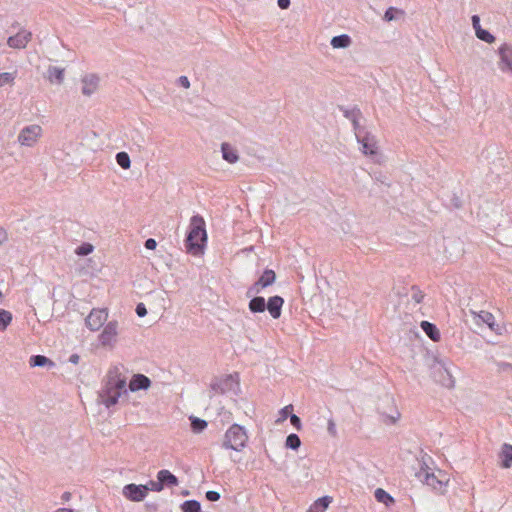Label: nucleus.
Returning <instances> with one entry per match:
<instances>
[{"mask_svg": "<svg viewBox=\"0 0 512 512\" xmlns=\"http://www.w3.org/2000/svg\"><path fill=\"white\" fill-rule=\"evenodd\" d=\"M126 377L122 376L118 367L109 369L102 390L99 392L101 402L110 408L116 405L119 398L124 395L127 397Z\"/></svg>", "mask_w": 512, "mask_h": 512, "instance_id": "1", "label": "nucleus"}, {"mask_svg": "<svg viewBox=\"0 0 512 512\" xmlns=\"http://www.w3.org/2000/svg\"><path fill=\"white\" fill-rule=\"evenodd\" d=\"M207 243V232L204 218L196 214L191 217L190 223L184 239L186 252L199 256L204 253Z\"/></svg>", "mask_w": 512, "mask_h": 512, "instance_id": "2", "label": "nucleus"}, {"mask_svg": "<svg viewBox=\"0 0 512 512\" xmlns=\"http://www.w3.org/2000/svg\"><path fill=\"white\" fill-rule=\"evenodd\" d=\"M416 477L421 483L431 488L437 494L444 495L447 491L449 477L442 470L433 471L424 464L416 473Z\"/></svg>", "mask_w": 512, "mask_h": 512, "instance_id": "3", "label": "nucleus"}, {"mask_svg": "<svg viewBox=\"0 0 512 512\" xmlns=\"http://www.w3.org/2000/svg\"><path fill=\"white\" fill-rule=\"evenodd\" d=\"M353 125L355 129L356 139L360 144L361 152L364 155L371 157L373 160L378 161L379 147L376 137L370 133H364L362 135L361 132L358 130L359 124L356 119L353 120Z\"/></svg>", "mask_w": 512, "mask_h": 512, "instance_id": "4", "label": "nucleus"}, {"mask_svg": "<svg viewBox=\"0 0 512 512\" xmlns=\"http://www.w3.org/2000/svg\"><path fill=\"white\" fill-rule=\"evenodd\" d=\"M247 441V431L239 424H233L226 431V448L241 452L246 447Z\"/></svg>", "mask_w": 512, "mask_h": 512, "instance_id": "5", "label": "nucleus"}, {"mask_svg": "<svg viewBox=\"0 0 512 512\" xmlns=\"http://www.w3.org/2000/svg\"><path fill=\"white\" fill-rule=\"evenodd\" d=\"M433 376L437 382L446 388H453L455 381L446 362L434 360L432 365Z\"/></svg>", "mask_w": 512, "mask_h": 512, "instance_id": "6", "label": "nucleus"}, {"mask_svg": "<svg viewBox=\"0 0 512 512\" xmlns=\"http://www.w3.org/2000/svg\"><path fill=\"white\" fill-rule=\"evenodd\" d=\"M122 494L129 501L140 502L148 495V488L143 484L130 483L123 487Z\"/></svg>", "mask_w": 512, "mask_h": 512, "instance_id": "7", "label": "nucleus"}, {"mask_svg": "<svg viewBox=\"0 0 512 512\" xmlns=\"http://www.w3.org/2000/svg\"><path fill=\"white\" fill-rule=\"evenodd\" d=\"M107 317L108 312L106 309L94 308L85 318V324L91 331H97L104 325Z\"/></svg>", "mask_w": 512, "mask_h": 512, "instance_id": "8", "label": "nucleus"}, {"mask_svg": "<svg viewBox=\"0 0 512 512\" xmlns=\"http://www.w3.org/2000/svg\"><path fill=\"white\" fill-rule=\"evenodd\" d=\"M276 274L273 270H265L261 277L255 282L247 291L248 296H255L261 292L262 289L272 285L275 282Z\"/></svg>", "mask_w": 512, "mask_h": 512, "instance_id": "9", "label": "nucleus"}, {"mask_svg": "<svg viewBox=\"0 0 512 512\" xmlns=\"http://www.w3.org/2000/svg\"><path fill=\"white\" fill-rule=\"evenodd\" d=\"M42 128L39 125L24 127L18 135V141L25 146H32L40 136Z\"/></svg>", "mask_w": 512, "mask_h": 512, "instance_id": "10", "label": "nucleus"}, {"mask_svg": "<svg viewBox=\"0 0 512 512\" xmlns=\"http://www.w3.org/2000/svg\"><path fill=\"white\" fill-rule=\"evenodd\" d=\"M118 322L116 320L110 321L106 324L103 331L99 335V342L102 346L112 347L116 342Z\"/></svg>", "mask_w": 512, "mask_h": 512, "instance_id": "11", "label": "nucleus"}, {"mask_svg": "<svg viewBox=\"0 0 512 512\" xmlns=\"http://www.w3.org/2000/svg\"><path fill=\"white\" fill-rule=\"evenodd\" d=\"M499 62L498 67L501 71H510L512 73V48L504 43L498 48Z\"/></svg>", "mask_w": 512, "mask_h": 512, "instance_id": "12", "label": "nucleus"}, {"mask_svg": "<svg viewBox=\"0 0 512 512\" xmlns=\"http://www.w3.org/2000/svg\"><path fill=\"white\" fill-rule=\"evenodd\" d=\"M473 321L477 325L486 324L491 331L497 332L499 330V326L495 321V317L492 313L488 311H480L473 312Z\"/></svg>", "mask_w": 512, "mask_h": 512, "instance_id": "13", "label": "nucleus"}, {"mask_svg": "<svg viewBox=\"0 0 512 512\" xmlns=\"http://www.w3.org/2000/svg\"><path fill=\"white\" fill-rule=\"evenodd\" d=\"M99 77L96 74H88L82 78V94L85 96H91L99 85Z\"/></svg>", "mask_w": 512, "mask_h": 512, "instance_id": "14", "label": "nucleus"}, {"mask_svg": "<svg viewBox=\"0 0 512 512\" xmlns=\"http://www.w3.org/2000/svg\"><path fill=\"white\" fill-rule=\"evenodd\" d=\"M151 386V380L144 374H134L129 382V389L132 392L147 390Z\"/></svg>", "mask_w": 512, "mask_h": 512, "instance_id": "15", "label": "nucleus"}, {"mask_svg": "<svg viewBox=\"0 0 512 512\" xmlns=\"http://www.w3.org/2000/svg\"><path fill=\"white\" fill-rule=\"evenodd\" d=\"M241 393L240 376L238 373L226 376V396L236 397Z\"/></svg>", "mask_w": 512, "mask_h": 512, "instance_id": "16", "label": "nucleus"}, {"mask_svg": "<svg viewBox=\"0 0 512 512\" xmlns=\"http://www.w3.org/2000/svg\"><path fill=\"white\" fill-rule=\"evenodd\" d=\"M32 34L27 31H20L14 36L8 38V45L12 48H24L27 43L31 40Z\"/></svg>", "mask_w": 512, "mask_h": 512, "instance_id": "17", "label": "nucleus"}, {"mask_svg": "<svg viewBox=\"0 0 512 512\" xmlns=\"http://www.w3.org/2000/svg\"><path fill=\"white\" fill-rule=\"evenodd\" d=\"M157 479L160 481L163 489L165 487L172 488L179 484L178 478L167 469L158 471Z\"/></svg>", "mask_w": 512, "mask_h": 512, "instance_id": "18", "label": "nucleus"}, {"mask_svg": "<svg viewBox=\"0 0 512 512\" xmlns=\"http://www.w3.org/2000/svg\"><path fill=\"white\" fill-rule=\"evenodd\" d=\"M283 304L284 300L280 296H273L269 298L266 308L272 318L278 319L280 317Z\"/></svg>", "mask_w": 512, "mask_h": 512, "instance_id": "19", "label": "nucleus"}, {"mask_svg": "<svg viewBox=\"0 0 512 512\" xmlns=\"http://www.w3.org/2000/svg\"><path fill=\"white\" fill-rule=\"evenodd\" d=\"M500 466L504 469L512 467V445L504 443L499 452Z\"/></svg>", "mask_w": 512, "mask_h": 512, "instance_id": "20", "label": "nucleus"}, {"mask_svg": "<svg viewBox=\"0 0 512 512\" xmlns=\"http://www.w3.org/2000/svg\"><path fill=\"white\" fill-rule=\"evenodd\" d=\"M65 69L57 66H49L47 78L52 84H62L64 81Z\"/></svg>", "mask_w": 512, "mask_h": 512, "instance_id": "21", "label": "nucleus"}, {"mask_svg": "<svg viewBox=\"0 0 512 512\" xmlns=\"http://www.w3.org/2000/svg\"><path fill=\"white\" fill-rule=\"evenodd\" d=\"M352 43V38L348 34L334 36L330 41V45L333 49H347Z\"/></svg>", "mask_w": 512, "mask_h": 512, "instance_id": "22", "label": "nucleus"}, {"mask_svg": "<svg viewBox=\"0 0 512 512\" xmlns=\"http://www.w3.org/2000/svg\"><path fill=\"white\" fill-rule=\"evenodd\" d=\"M29 365L31 367H48L53 368L55 366V363L48 357L44 355H32L29 358Z\"/></svg>", "mask_w": 512, "mask_h": 512, "instance_id": "23", "label": "nucleus"}, {"mask_svg": "<svg viewBox=\"0 0 512 512\" xmlns=\"http://www.w3.org/2000/svg\"><path fill=\"white\" fill-rule=\"evenodd\" d=\"M386 402L391 406V411L388 413L387 411L382 409L381 413L385 417V421L387 423L394 424L400 418V412L395 407L392 398L387 397Z\"/></svg>", "mask_w": 512, "mask_h": 512, "instance_id": "24", "label": "nucleus"}, {"mask_svg": "<svg viewBox=\"0 0 512 512\" xmlns=\"http://www.w3.org/2000/svg\"><path fill=\"white\" fill-rule=\"evenodd\" d=\"M332 502V498L329 496H324L317 499L308 509V512H325L330 503Z\"/></svg>", "mask_w": 512, "mask_h": 512, "instance_id": "25", "label": "nucleus"}, {"mask_svg": "<svg viewBox=\"0 0 512 512\" xmlns=\"http://www.w3.org/2000/svg\"><path fill=\"white\" fill-rule=\"evenodd\" d=\"M421 328L431 340L435 342L440 340V331L434 324L428 321H422Z\"/></svg>", "mask_w": 512, "mask_h": 512, "instance_id": "26", "label": "nucleus"}, {"mask_svg": "<svg viewBox=\"0 0 512 512\" xmlns=\"http://www.w3.org/2000/svg\"><path fill=\"white\" fill-rule=\"evenodd\" d=\"M405 11L396 7H389L383 16V19L387 22L397 21L403 19Z\"/></svg>", "mask_w": 512, "mask_h": 512, "instance_id": "27", "label": "nucleus"}, {"mask_svg": "<svg viewBox=\"0 0 512 512\" xmlns=\"http://www.w3.org/2000/svg\"><path fill=\"white\" fill-rule=\"evenodd\" d=\"M266 305L263 297L255 296L249 302V309L253 313H261L265 311Z\"/></svg>", "mask_w": 512, "mask_h": 512, "instance_id": "28", "label": "nucleus"}, {"mask_svg": "<svg viewBox=\"0 0 512 512\" xmlns=\"http://www.w3.org/2000/svg\"><path fill=\"white\" fill-rule=\"evenodd\" d=\"M374 495L378 502L383 503L387 507L394 503L393 497L382 488H377Z\"/></svg>", "mask_w": 512, "mask_h": 512, "instance_id": "29", "label": "nucleus"}, {"mask_svg": "<svg viewBox=\"0 0 512 512\" xmlns=\"http://www.w3.org/2000/svg\"><path fill=\"white\" fill-rule=\"evenodd\" d=\"M181 512H201V503L197 500H186L180 505Z\"/></svg>", "mask_w": 512, "mask_h": 512, "instance_id": "30", "label": "nucleus"}, {"mask_svg": "<svg viewBox=\"0 0 512 512\" xmlns=\"http://www.w3.org/2000/svg\"><path fill=\"white\" fill-rule=\"evenodd\" d=\"M190 427L192 432L201 433L206 427L207 422L204 419L198 418L196 416H190Z\"/></svg>", "mask_w": 512, "mask_h": 512, "instance_id": "31", "label": "nucleus"}, {"mask_svg": "<svg viewBox=\"0 0 512 512\" xmlns=\"http://www.w3.org/2000/svg\"><path fill=\"white\" fill-rule=\"evenodd\" d=\"M12 318V313L10 311L0 308V331L6 330L12 322Z\"/></svg>", "mask_w": 512, "mask_h": 512, "instance_id": "32", "label": "nucleus"}, {"mask_svg": "<svg viewBox=\"0 0 512 512\" xmlns=\"http://www.w3.org/2000/svg\"><path fill=\"white\" fill-rule=\"evenodd\" d=\"M116 162L123 169H129L131 166V160L128 153L121 151L116 154Z\"/></svg>", "mask_w": 512, "mask_h": 512, "instance_id": "33", "label": "nucleus"}, {"mask_svg": "<svg viewBox=\"0 0 512 512\" xmlns=\"http://www.w3.org/2000/svg\"><path fill=\"white\" fill-rule=\"evenodd\" d=\"M240 160L239 152L237 149L229 147L226 144V162L234 164Z\"/></svg>", "mask_w": 512, "mask_h": 512, "instance_id": "34", "label": "nucleus"}, {"mask_svg": "<svg viewBox=\"0 0 512 512\" xmlns=\"http://www.w3.org/2000/svg\"><path fill=\"white\" fill-rule=\"evenodd\" d=\"M93 250H94V246L91 243L83 242L81 245H79L75 249V253L78 256H87V255L91 254L93 252Z\"/></svg>", "mask_w": 512, "mask_h": 512, "instance_id": "35", "label": "nucleus"}, {"mask_svg": "<svg viewBox=\"0 0 512 512\" xmlns=\"http://www.w3.org/2000/svg\"><path fill=\"white\" fill-rule=\"evenodd\" d=\"M300 445H301V440L298 437V435L290 434V435L287 436L286 442H285V446L287 448L296 450V449H298L300 447Z\"/></svg>", "mask_w": 512, "mask_h": 512, "instance_id": "36", "label": "nucleus"}, {"mask_svg": "<svg viewBox=\"0 0 512 512\" xmlns=\"http://www.w3.org/2000/svg\"><path fill=\"white\" fill-rule=\"evenodd\" d=\"M477 38L480 40L486 42V43H493L495 41V37L487 30L481 29L476 33Z\"/></svg>", "mask_w": 512, "mask_h": 512, "instance_id": "37", "label": "nucleus"}, {"mask_svg": "<svg viewBox=\"0 0 512 512\" xmlns=\"http://www.w3.org/2000/svg\"><path fill=\"white\" fill-rule=\"evenodd\" d=\"M15 77L12 73L3 72L0 73V87H3L7 84H11L14 81Z\"/></svg>", "mask_w": 512, "mask_h": 512, "instance_id": "38", "label": "nucleus"}, {"mask_svg": "<svg viewBox=\"0 0 512 512\" xmlns=\"http://www.w3.org/2000/svg\"><path fill=\"white\" fill-rule=\"evenodd\" d=\"M143 485L146 486V488H148V492L149 491L160 492L163 490V487L158 479L156 481L150 480L147 482V484H143Z\"/></svg>", "mask_w": 512, "mask_h": 512, "instance_id": "39", "label": "nucleus"}, {"mask_svg": "<svg viewBox=\"0 0 512 512\" xmlns=\"http://www.w3.org/2000/svg\"><path fill=\"white\" fill-rule=\"evenodd\" d=\"M424 298V294L417 288H412L411 299L415 304H419Z\"/></svg>", "mask_w": 512, "mask_h": 512, "instance_id": "40", "label": "nucleus"}, {"mask_svg": "<svg viewBox=\"0 0 512 512\" xmlns=\"http://www.w3.org/2000/svg\"><path fill=\"white\" fill-rule=\"evenodd\" d=\"M211 389L215 392H219L220 394L224 393V381L223 380H216L215 382L211 383Z\"/></svg>", "mask_w": 512, "mask_h": 512, "instance_id": "41", "label": "nucleus"}, {"mask_svg": "<svg viewBox=\"0 0 512 512\" xmlns=\"http://www.w3.org/2000/svg\"><path fill=\"white\" fill-rule=\"evenodd\" d=\"M205 497L208 501L215 502L220 499L221 495L217 491L209 490L205 493Z\"/></svg>", "mask_w": 512, "mask_h": 512, "instance_id": "42", "label": "nucleus"}, {"mask_svg": "<svg viewBox=\"0 0 512 512\" xmlns=\"http://www.w3.org/2000/svg\"><path fill=\"white\" fill-rule=\"evenodd\" d=\"M135 312L139 317L147 315V309L144 303L140 302L136 305Z\"/></svg>", "mask_w": 512, "mask_h": 512, "instance_id": "43", "label": "nucleus"}, {"mask_svg": "<svg viewBox=\"0 0 512 512\" xmlns=\"http://www.w3.org/2000/svg\"><path fill=\"white\" fill-rule=\"evenodd\" d=\"M177 84L185 89H188L190 87V81L187 76H180L177 79Z\"/></svg>", "mask_w": 512, "mask_h": 512, "instance_id": "44", "label": "nucleus"}, {"mask_svg": "<svg viewBox=\"0 0 512 512\" xmlns=\"http://www.w3.org/2000/svg\"><path fill=\"white\" fill-rule=\"evenodd\" d=\"M327 431L331 436H336L337 430H336V424L333 419L328 420V426Z\"/></svg>", "mask_w": 512, "mask_h": 512, "instance_id": "45", "label": "nucleus"}, {"mask_svg": "<svg viewBox=\"0 0 512 512\" xmlns=\"http://www.w3.org/2000/svg\"><path fill=\"white\" fill-rule=\"evenodd\" d=\"M471 20H472V26H473V28L475 30V34H476L478 31H480L482 29L481 25H480V18L477 15H473Z\"/></svg>", "mask_w": 512, "mask_h": 512, "instance_id": "46", "label": "nucleus"}, {"mask_svg": "<svg viewBox=\"0 0 512 512\" xmlns=\"http://www.w3.org/2000/svg\"><path fill=\"white\" fill-rule=\"evenodd\" d=\"M292 409V405H287L284 408L281 409L280 414L281 418L278 421H284L287 419L289 415V411Z\"/></svg>", "mask_w": 512, "mask_h": 512, "instance_id": "47", "label": "nucleus"}, {"mask_svg": "<svg viewBox=\"0 0 512 512\" xmlns=\"http://www.w3.org/2000/svg\"><path fill=\"white\" fill-rule=\"evenodd\" d=\"M157 246V242L155 239L153 238H148L145 242H144V247L148 250H154Z\"/></svg>", "mask_w": 512, "mask_h": 512, "instance_id": "48", "label": "nucleus"}, {"mask_svg": "<svg viewBox=\"0 0 512 512\" xmlns=\"http://www.w3.org/2000/svg\"><path fill=\"white\" fill-rule=\"evenodd\" d=\"M290 421H291V424L297 430H299L301 428V421H300V418L297 415H295V414L290 415Z\"/></svg>", "mask_w": 512, "mask_h": 512, "instance_id": "49", "label": "nucleus"}, {"mask_svg": "<svg viewBox=\"0 0 512 512\" xmlns=\"http://www.w3.org/2000/svg\"><path fill=\"white\" fill-rule=\"evenodd\" d=\"M145 508L148 512H156L158 510V504L154 502H147Z\"/></svg>", "mask_w": 512, "mask_h": 512, "instance_id": "50", "label": "nucleus"}, {"mask_svg": "<svg viewBox=\"0 0 512 512\" xmlns=\"http://www.w3.org/2000/svg\"><path fill=\"white\" fill-rule=\"evenodd\" d=\"M277 5L280 9L286 10L290 6V0H277Z\"/></svg>", "mask_w": 512, "mask_h": 512, "instance_id": "51", "label": "nucleus"}, {"mask_svg": "<svg viewBox=\"0 0 512 512\" xmlns=\"http://www.w3.org/2000/svg\"><path fill=\"white\" fill-rule=\"evenodd\" d=\"M68 361L72 364H78L80 361V356L76 353H73L69 356Z\"/></svg>", "mask_w": 512, "mask_h": 512, "instance_id": "52", "label": "nucleus"}, {"mask_svg": "<svg viewBox=\"0 0 512 512\" xmlns=\"http://www.w3.org/2000/svg\"><path fill=\"white\" fill-rule=\"evenodd\" d=\"M7 240V233L6 231L0 227V245L4 243Z\"/></svg>", "mask_w": 512, "mask_h": 512, "instance_id": "53", "label": "nucleus"}, {"mask_svg": "<svg viewBox=\"0 0 512 512\" xmlns=\"http://www.w3.org/2000/svg\"><path fill=\"white\" fill-rule=\"evenodd\" d=\"M72 497V494L68 491L64 492L61 496V499L65 502L69 501Z\"/></svg>", "mask_w": 512, "mask_h": 512, "instance_id": "54", "label": "nucleus"}, {"mask_svg": "<svg viewBox=\"0 0 512 512\" xmlns=\"http://www.w3.org/2000/svg\"><path fill=\"white\" fill-rule=\"evenodd\" d=\"M54 512H74L73 509L70 508H59Z\"/></svg>", "mask_w": 512, "mask_h": 512, "instance_id": "55", "label": "nucleus"}, {"mask_svg": "<svg viewBox=\"0 0 512 512\" xmlns=\"http://www.w3.org/2000/svg\"><path fill=\"white\" fill-rule=\"evenodd\" d=\"M224 150H225V147H224V142L220 144V152L222 153V157L224 158Z\"/></svg>", "mask_w": 512, "mask_h": 512, "instance_id": "56", "label": "nucleus"}, {"mask_svg": "<svg viewBox=\"0 0 512 512\" xmlns=\"http://www.w3.org/2000/svg\"><path fill=\"white\" fill-rule=\"evenodd\" d=\"M189 494H190L189 490H183L181 492V495H183V496H188Z\"/></svg>", "mask_w": 512, "mask_h": 512, "instance_id": "57", "label": "nucleus"}, {"mask_svg": "<svg viewBox=\"0 0 512 512\" xmlns=\"http://www.w3.org/2000/svg\"><path fill=\"white\" fill-rule=\"evenodd\" d=\"M503 367H504V368H512V365H511V364L506 363V364H503Z\"/></svg>", "mask_w": 512, "mask_h": 512, "instance_id": "58", "label": "nucleus"}, {"mask_svg": "<svg viewBox=\"0 0 512 512\" xmlns=\"http://www.w3.org/2000/svg\"><path fill=\"white\" fill-rule=\"evenodd\" d=\"M3 297V293L2 291L0 290V299Z\"/></svg>", "mask_w": 512, "mask_h": 512, "instance_id": "59", "label": "nucleus"}]
</instances>
